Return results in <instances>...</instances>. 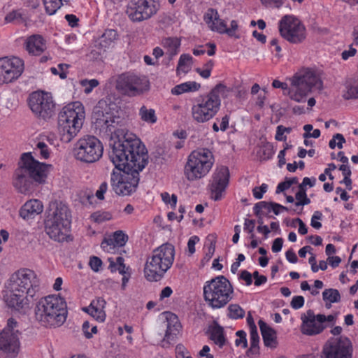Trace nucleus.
<instances>
[{"label":"nucleus","mask_w":358,"mask_h":358,"mask_svg":"<svg viewBox=\"0 0 358 358\" xmlns=\"http://www.w3.org/2000/svg\"><path fill=\"white\" fill-rule=\"evenodd\" d=\"M115 104L106 99H101L94 106L92 117L96 124L106 129L110 136L108 156L111 162L119 166L127 161V155L134 152L144 153L147 150L140 138L130 132L126 127L127 121L114 113Z\"/></svg>","instance_id":"1"},{"label":"nucleus","mask_w":358,"mask_h":358,"mask_svg":"<svg viewBox=\"0 0 358 358\" xmlns=\"http://www.w3.org/2000/svg\"><path fill=\"white\" fill-rule=\"evenodd\" d=\"M40 285L35 272L20 268L14 272L4 283L3 299L6 306L15 311L22 312L29 308L28 296L33 297Z\"/></svg>","instance_id":"2"},{"label":"nucleus","mask_w":358,"mask_h":358,"mask_svg":"<svg viewBox=\"0 0 358 358\" xmlns=\"http://www.w3.org/2000/svg\"><path fill=\"white\" fill-rule=\"evenodd\" d=\"M144 153L134 152L127 155V161L119 166L112 162L116 169L122 173L113 172L110 178L113 189L118 195H129L135 192L139 182V171H141L148 162V150Z\"/></svg>","instance_id":"3"},{"label":"nucleus","mask_w":358,"mask_h":358,"mask_svg":"<svg viewBox=\"0 0 358 358\" xmlns=\"http://www.w3.org/2000/svg\"><path fill=\"white\" fill-rule=\"evenodd\" d=\"M51 167L36 160L31 152L23 153L15 171L13 185L19 192L29 193L34 185L45 182Z\"/></svg>","instance_id":"4"},{"label":"nucleus","mask_w":358,"mask_h":358,"mask_svg":"<svg viewBox=\"0 0 358 358\" xmlns=\"http://www.w3.org/2000/svg\"><path fill=\"white\" fill-rule=\"evenodd\" d=\"M274 88H281L284 94L296 102L304 101L305 98L313 87L321 90L323 87L322 81L318 73L313 69H304L296 73L291 79L290 87L285 83L274 80L272 83Z\"/></svg>","instance_id":"5"},{"label":"nucleus","mask_w":358,"mask_h":358,"mask_svg":"<svg viewBox=\"0 0 358 358\" xmlns=\"http://www.w3.org/2000/svg\"><path fill=\"white\" fill-rule=\"evenodd\" d=\"M66 304L58 296L49 295L41 299L35 308L36 320L46 327H60L66 321Z\"/></svg>","instance_id":"6"},{"label":"nucleus","mask_w":358,"mask_h":358,"mask_svg":"<svg viewBox=\"0 0 358 358\" xmlns=\"http://www.w3.org/2000/svg\"><path fill=\"white\" fill-rule=\"evenodd\" d=\"M46 213L45 220L46 234L55 241H66L71 222V212L68 206L62 202L54 203L50 206Z\"/></svg>","instance_id":"7"},{"label":"nucleus","mask_w":358,"mask_h":358,"mask_svg":"<svg viewBox=\"0 0 358 358\" xmlns=\"http://www.w3.org/2000/svg\"><path fill=\"white\" fill-rule=\"evenodd\" d=\"M174 255V247L170 243L163 244L154 250L145 265V278L150 282L159 281L172 266Z\"/></svg>","instance_id":"8"},{"label":"nucleus","mask_w":358,"mask_h":358,"mask_svg":"<svg viewBox=\"0 0 358 358\" xmlns=\"http://www.w3.org/2000/svg\"><path fill=\"white\" fill-rule=\"evenodd\" d=\"M84 118V109L80 102H74L63 108L58 117V128L63 141L70 142L78 134Z\"/></svg>","instance_id":"9"},{"label":"nucleus","mask_w":358,"mask_h":358,"mask_svg":"<svg viewBox=\"0 0 358 358\" xmlns=\"http://www.w3.org/2000/svg\"><path fill=\"white\" fill-rule=\"evenodd\" d=\"M233 292L231 282L224 275L207 281L203 286L204 300L213 308L226 306L232 299Z\"/></svg>","instance_id":"10"},{"label":"nucleus","mask_w":358,"mask_h":358,"mask_svg":"<svg viewBox=\"0 0 358 358\" xmlns=\"http://www.w3.org/2000/svg\"><path fill=\"white\" fill-rule=\"evenodd\" d=\"M214 164V157L208 149L201 148L192 152L185 166V174L192 181L204 177Z\"/></svg>","instance_id":"11"},{"label":"nucleus","mask_w":358,"mask_h":358,"mask_svg":"<svg viewBox=\"0 0 358 358\" xmlns=\"http://www.w3.org/2000/svg\"><path fill=\"white\" fill-rule=\"evenodd\" d=\"M221 106V99H216L209 92L196 97L192 106V117L199 123L208 122L216 115Z\"/></svg>","instance_id":"12"},{"label":"nucleus","mask_w":358,"mask_h":358,"mask_svg":"<svg viewBox=\"0 0 358 358\" xmlns=\"http://www.w3.org/2000/svg\"><path fill=\"white\" fill-rule=\"evenodd\" d=\"M103 151L102 143L96 137L86 135L76 143L74 155L78 160L90 164L97 162L102 157Z\"/></svg>","instance_id":"13"},{"label":"nucleus","mask_w":358,"mask_h":358,"mask_svg":"<svg viewBox=\"0 0 358 358\" xmlns=\"http://www.w3.org/2000/svg\"><path fill=\"white\" fill-rule=\"evenodd\" d=\"M116 89L124 95L136 96L149 90V81L134 73H122L117 79Z\"/></svg>","instance_id":"14"},{"label":"nucleus","mask_w":358,"mask_h":358,"mask_svg":"<svg viewBox=\"0 0 358 358\" xmlns=\"http://www.w3.org/2000/svg\"><path fill=\"white\" fill-rule=\"evenodd\" d=\"M18 323L13 317L8 320L7 325L0 333V351L10 358L15 357L20 349Z\"/></svg>","instance_id":"15"},{"label":"nucleus","mask_w":358,"mask_h":358,"mask_svg":"<svg viewBox=\"0 0 358 358\" xmlns=\"http://www.w3.org/2000/svg\"><path fill=\"white\" fill-rule=\"evenodd\" d=\"M159 9V4L149 0H131L126 13L129 19L136 22L151 18Z\"/></svg>","instance_id":"16"},{"label":"nucleus","mask_w":358,"mask_h":358,"mask_svg":"<svg viewBox=\"0 0 358 358\" xmlns=\"http://www.w3.org/2000/svg\"><path fill=\"white\" fill-rule=\"evenodd\" d=\"M279 31L282 37L292 43H301L306 38L305 27L291 15H285L280 20Z\"/></svg>","instance_id":"17"},{"label":"nucleus","mask_w":358,"mask_h":358,"mask_svg":"<svg viewBox=\"0 0 358 358\" xmlns=\"http://www.w3.org/2000/svg\"><path fill=\"white\" fill-rule=\"evenodd\" d=\"M29 106L35 115L44 120L50 118L55 114V105L48 93L32 92L29 97Z\"/></svg>","instance_id":"18"},{"label":"nucleus","mask_w":358,"mask_h":358,"mask_svg":"<svg viewBox=\"0 0 358 358\" xmlns=\"http://www.w3.org/2000/svg\"><path fill=\"white\" fill-rule=\"evenodd\" d=\"M352 352L350 340L347 337L340 336L324 345L322 358H352Z\"/></svg>","instance_id":"19"},{"label":"nucleus","mask_w":358,"mask_h":358,"mask_svg":"<svg viewBox=\"0 0 358 358\" xmlns=\"http://www.w3.org/2000/svg\"><path fill=\"white\" fill-rule=\"evenodd\" d=\"M24 71V62L18 58H0V85L13 83Z\"/></svg>","instance_id":"20"},{"label":"nucleus","mask_w":358,"mask_h":358,"mask_svg":"<svg viewBox=\"0 0 358 358\" xmlns=\"http://www.w3.org/2000/svg\"><path fill=\"white\" fill-rule=\"evenodd\" d=\"M229 180V171L227 167L222 166L215 170L210 185L211 197L215 201L221 199L222 194L228 185Z\"/></svg>","instance_id":"21"},{"label":"nucleus","mask_w":358,"mask_h":358,"mask_svg":"<svg viewBox=\"0 0 358 358\" xmlns=\"http://www.w3.org/2000/svg\"><path fill=\"white\" fill-rule=\"evenodd\" d=\"M301 331L306 335L318 334L323 331L324 326L317 320L316 315L313 310H308L301 315Z\"/></svg>","instance_id":"22"},{"label":"nucleus","mask_w":358,"mask_h":358,"mask_svg":"<svg viewBox=\"0 0 358 358\" xmlns=\"http://www.w3.org/2000/svg\"><path fill=\"white\" fill-rule=\"evenodd\" d=\"M43 204L37 199L27 201L20 210V216L24 220H29L43 211Z\"/></svg>","instance_id":"23"},{"label":"nucleus","mask_w":358,"mask_h":358,"mask_svg":"<svg viewBox=\"0 0 358 358\" xmlns=\"http://www.w3.org/2000/svg\"><path fill=\"white\" fill-rule=\"evenodd\" d=\"M26 50L29 53L39 55L46 49L45 41L42 36L34 34L27 38Z\"/></svg>","instance_id":"24"},{"label":"nucleus","mask_w":358,"mask_h":358,"mask_svg":"<svg viewBox=\"0 0 358 358\" xmlns=\"http://www.w3.org/2000/svg\"><path fill=\"white\" fill-rule=\"evenodd\" d=\"M261 333L263 338V341L265 346L275 348L277 347L278 341L276 332L271 327H270L266 322L260 320L258 322Z\"/></svg>","instance_id":"25"},{"label":"nucleus","mask_w":358,"mask_h":358,"mask_svg":"<svg viewBox=\"0 0 358 358\" xmlns=\"http://www.w3.org/2000/svg\"><path fill=\"white\" fill-rule=\"evenodd\" d=\"M209 338L215 344L218 345L220 348H222L226 342V338L224 335V329L215 322L213 325L210 326L208 331Z\"/></svg>","instance_id":"26"},{"label":"nucleus","mask_w":358,"mask_h":358,"mask_svg":"<svg viewBox=\"0 0 358 358\" xmlns=\"http://www.w3.org/2000/svg\"><path fill=\"white\" fill-rule=\"evenodd\" d=\"M204 18L208 27L214 31L218 32L220 27L226 25L225 21L220 19L217 11L213 8L208 10Z\"/></svg>","instance_id":"27"},{"label":"nucleus","mask_w":358,"mask_h":358,"mask_svg":"<svg viewBox=\"0 0 358 358\" xmlns=\"http://www.w3.org/2000/svg\"><path fill=\"white\" fill-rule=\"evenodd\" d=\"M128 241V236L125 234L122 231H117L113 234V238H105L101 243V248L104 250L108 246L115 245L122 247Z\"/></svg>","instance_id":"28"},{"label":"nucleus","mask_w":358,"mask_h":358,"mask_svg":"<svg viewBox=\"0 0 358 358\" xmlns=\"http://www.w3.org/2000/svg\"><path fill=\"white\" fill-rule=\"evenodd\" d=\"M163 47L166 50V54L169 55V59L176 55L180 45V41L178 38H166L162 41Z\"/></svg>","instance_id":"29"},{"label":"nucleus","mask_w":358,"mask_h":358,"mask_svg":"<svg viewBox=\"0 0 358 358\" xmlns=\"http://www.w3.org/2000/svg\"><path fill=\"white\" fill-rule=\"evenodd\" d=\"M164 324L166 328L164 339H171L179 331L180 324L176 315L173 314L170 317H167L166 320L164 322Z\"/></svg>","instance_id":"30"},{"label":"nucleus","mask_w":358,"mask_h":358,"mask_svg":"<svg viewBox=\"0 0 358 358\" xmlns=\"http://www.w3.org/2000/svg\"><path fill=\"white\" fill-rule=\"evenodd\" d=\"M200 87V84L196 82H186L175 86L171 92L173 94L179 95L185 92L197 91Z\"/></svg>","instance_id":"31"},{"label":"nucleus","mask_w":358,"mask_h":358,"mask_svg":"<svg viewBox=\"0 0 358 358\" xmlns=\"http://www.w3.org/2000/svg\"><path fill=\"white\" fill-rule=\"evenodd\" d=\"M192 60V57L189 54H182L180 55L178 67H177V73L178 74L180 72L186 73L191 69V62Z\"/></svg>","instance_id":"32"},{"label":"nucleus","mask_w":358,"mask_h":358,"mask_svg":"<svg viewBox=\"0 0 358 358\" xmlns=\"http://www.w3.org/2000/svg\"><path fill=\"white\" fill-rule=\"evenodd\" d=\"M139 115L144 122L150 124H154L157 122V117L154 109H148L143 106L139 110Z\"/></svg>","instance_id":"33"},{"label":"nucleus","mask_w":358,"mask_h":358,"mask_svg":"<svg viewBox=\"0 0 358 358\" xmlns=\"http://www.w3.org/2000/svg\"><path fill=\"white\" fill-rule=\"evenodd\" d=\"M322 297L324 301H327L329 303H337L341 300V295L338 290L336 289H326L322 292Z\"/></svg>","instance_id":"34"},{"label":"nucleus","mask_w":358,"mask_h":358,"mask_svg":"<svg viewBox=\"0 0 358 358\" xmlns=\"http://www.w3.org/2000/svg\"><path fill=\"white\" fill-rule=\"evenodd\" d=\"M5 20L7 22H14L16 24H22L25 22L24 14L20 10H13L6 15Z\"/></svg>","instance_id":"35"},{"label":"nucleus","mask_w":358,"mask_h":358,"mask_svg":"<svg viewBox=\"0 0 358 358\" xmlns=\"http://www.w3.org/2000/svg\"><path fill=\"white\" fill-rule=\"evenodd\" d=\"M231 91V90L227 87L226 85L219 83L216 85L210 92L209 93L216 99H220V95L222 97H227L228 94Z\"/></svg>","instance_id":"36"},{"label":"nucleus","mask_w":358,"mask_h":358,"mask_svg":"<svg viewBox=\"0 0 358 358\" xmlns=\"http://www.w3.org/2000/svg\"><path fill=\"white\" fill-rule=\"evenodd\" d=\"M259 336L257 329L250 330V348L248 351V354H256L259 350Z\"/></svg>","instance_id":"37"},{"label":"nucleus","mask_w":358,"mask_h":358,"mask_svg":"<svg viewBox=\"0 0 358 358\" xmlns=\"http://www.w3.org/2000/svg\"><path fill=\"white\" fill-rule=\"evenodd\" d=\"M45 10L49 15H53L60 8L62 0H43Z\"/></svg>","instance_id":"38"},{"label":"nucleus","mask_w":358,"mask_h":358,"mask_svg":"<svg viewBox=\"0 0 358 358\" xmlns=\"http://www.w3.org/2000/svg\"><path fill=\"white\" fill-rule=\"evenodd\" d=\"M229 317L232 319L243 318L245 315L244 310L238 304H231L228 307Z\"/></svg>","instance_id":"39"},{"label":"nucleus","mask_w":358,"mask_h":358,"mask_svg":"<svg viewBox=\"0 0 358 358\" xmlns=\"http://www.w3.org/2000/svg\"><path fill=\"white\" fill-rule=\"evenodd\" d=\"M83 310L99 322H103L106 319V313L103 309L83 308Z\"/></svg>","instance_id":"40"},{"label":"nucleus","mask_w":358,"mask_h":358,"mask_svg":"<svg viewBox=\"0 0 358 358\" xmlns=\"http://www.w3.org/2000/svg\"><path fill=\"white\" fill-rule=\"evenodd\" d=\"M37 152L39 153L41 158L45 159L49 158L50 154L48 145L42 141H39L36 144L34 153L36 154Z\"/></svg>","instance_id":"41"},{"label":"nucleus","mask_w":358,"mask_h":358,"mask_svg":"<svg viewBox=\"0 0 358 358\" xmlns=\"http://www.w3.org/2000/svg\"><path fill=\"white\" fill-rule=\"evenodd\" d=\"M91 218L95 222L101 223L110 220L112 218V215L109 212L96 211L91 215Z\"/></svg>","instance_id":"42"},{"label":"nucleus","mask_w":358,"mask_h":358,"mask_svg":"<svg viewBox=\"0 0 358 358\" xmlns=\"http://www.w3.org/2000/svg\"><path fill=\"white\" fill-rule=\"evenodd\" d=\"M298 183V178L293 177L291 178H286L284 182H280L276 188V194L284 192L288 189L292 185Z\"/></svg>","instance_id":"43"},{"label":"nucleus","mask_w":358,"mask_h":358,"mask_svg":"<svg viewBox=\"0 0 358 358\" xmlns=\"http://www.w3.org/2000/svg\"><path fill=\"white\" fill-rule=\"evenodd\" d=\"M80 85L84 87V92L87 94H90L92 90L97 87L99 82L96 79L87 80L84 79L80 80Z\"/></svg>","instance_id":"44"},{"label":"nucleus","mask_w":358,"mask_h":358,"mask_svg":"<svg viewBox=\"0 0 358 358\" xmlns=\"http://www.w3.org/2000/svg\"><path fill=\"white\" fill-rule=\"evenodd\" d=\"M238 23L236 20H232L231 22L230 27L227 28V24L225 26L220 27L218 29V33L220 34H227L229 36H235V32L238 29Z\"/></svg>","instance_id":"45"},{"label":"nucleus","mask_w":358,"mask_h":358,"mask_svg":"<svg viewBox=\"0 0 358 358\" xmlns=\"http://www.w3.org/2000/svg\"><path fill=\"white\" fill-rule=\"evenodd\" d=\"M271 208L272 202L260 201L255 205L253 208L254 213L255 215H259V211L264 213V210H266L268 213H270L271 211Z\"/></svg>","instance_id":"46"},{"label":"nucleus","mask_w":358,"mask_h":358,"mask_svg":"<svg viewBox=\"0 0 358 358\" xmlns=\"http://www.w3.org/2000/svg\"><path fill=\"white\" fill-rule=\"evenodd\" d=\"M260 151L262 152L261 157L264 160L270 159L274 153L273 145L269 143L264 144Z\"/></svg>","instance_id":"47"},{"label":"nucleus","mask_w":358,"mask_h":358,"mask_svg":"<svg viewBox=\"0 0 358 358\" xmlns=\"http://www.w3.org/2000/svg\"><path fill=\"white\" fill-rule=\"evenodd\" d=\"M345 99H358V85H348L347 91L343 94Z\"/></svg>","instance_id":"48"},{"label":"nucleus","mask_w":358,"mask_h":358,"mask_svg":"<svg viewBox=\"0 0 358 358\" xmlns=\"http://www.w3.org/2000/svg\"><path fill=\"white\" fill-rule=\"evenodd\" d=\"M124 258L122 257H117L116 258V262H110V267L113 268L115 267L116 265H118L117 270L119 271V273L122 275H124L126 273V266L124 264Z\"/></svg>","instance_id":"49"},{"label":"nucleus","mask_w":358,"mask_h":358,"mask_svg":"<svg viewBox=\"0 0 358 358\" xmlns=\"http://www.w3.org/2000/svg\"><path fill=\"white\" fill-rule=\"evenodd\" d=\"M236 335L238 337V338H237L235 341L236 345L237 346L242 345L243 348H247L248 342L246 339V333L243 330H240L236 333Z\"/></svg>","instance_id":"50"},{"label":"nucleus","mask_w":358,"mask_h":358,"mask_svg":"<svg viewBox=\"0 0 358 358\" xmlns=\"http://www.w3.org/2000/svg\"><path fill=\"white\" fill-rule=\"evenodd\" d=\"M268 189V185L263 183L260 187H255L252 189V194L255 198L257 199H261L263 197V194L266 192Z\"/></svg>","instance_id":"51"},{"label":"nucleus","mask_w":358,"mask_h":358,"mask_svg":"<svg viewBox=\"0 0 358 358\" xmlns=\"http://www.w3.org/2000/svg\"><path fill=\"white\" fill-rule=\"evenodd\" d=\"M89 265L92 270L95 272H98L102 266V261L98 257L93 256L90 259Z\"/></svg>","instance_id":"52"},{"label":"nucleus","mask_w":358,"mask_h":358,"mask_svg":"<svg viewBox=\"0 0 358 358\" xmlns=\"http://www.w3.org/2000/svg\"><path fill=\"white\" fill-rule=\"evenodd\" d=\"M322 217V214L320 211H315L312 216L311 218V226L317 229H319L322 227V224L320 222H317V220H321Z\"/></svg>","instance_id":"53"},{"label":"nucleus","mask_w":358,"mask_h":358,"mask_svg":"<svg viewBox=\"0 0 358 358\" xmlns=\"http://www.w3.org/2000/svg\"><path fill=\"white\" fill-rule=\"evenodd\" d=\"M106 304V301L103 298L99 297L93 300L87 308L104 309Z\"/></svg>","instance_id":"54"},{"label":"nucleus","mask_w":358,"mask_h":358,"mask_svg":"<svg viewBox=\"0 0 358 358\" xmlns=\"http://www.w3.org/2000/svg\"><path fill=\"white\" fill-rule=\"evenodd\" d=\"M215 250V246L213 243H211L208 248V252L206 253L205 256L201 259V264L203 265H204L206 263H207L208 262L210 261V259L213 256Z\"/></svg>","instance_id":"55"},{"label":"nucleus","mask_w":358,"mask_h":358,"mask_svg":"<svg viewBox=\"0 0 358 358\" xmlns=\"http://www.w3.org/2000/svg\"><path fill=\"white\" fill-rule=\"evenodd\" d=\"M304 304V298L302 296H295L291 301V306L294 309L301 308Z\"/></svg>","instance_id":"56"},{"label":"nucleus","mask_w":358,"mask_h":358,"mask_svg":"<svg viewBox=\"0 0 358 358\" xmlns=\"http://www.w3.org/2000/svg\"><path fill=\"white\" fill-rule=\"evenodd\" d=\"M252 276L255 278V285L260 286L262 284H264L267 281V278L265 275H259L258 271H255L252 274Z\"/></svg>","instance_id":"57"},{"label":"nucleus","mask_w":358,"mask_h":358,"mask_svg":"<svg viewBox=\"0 0 358 358\" xmlns=\"http://www.w3.org/2000/svg\"><path fill=\"white\" fill-rule=\"evenodd\" d=\"M108 189V184L106 182H103L99 187V189L96 192V196L99 200H103L104 199V194L106 192Z\"/></svg>","instance_id":"58"},{"label":"nucleus","mask_w":358,"mask_h":358,"mask_svg":"<svg viewBox=\"0 0 358 358\" xmlns=\"http://www.w3.org/2000/svg\"><path fill=\"white\" fill-rule=\"evenodd\" d=\"M199 241V237L196 236H192L187 243L188 251L190 255H193L195 252V244Z\"/></svg>","instance_id":"59"},{"label":"nucleus","mask_w":358,"mask_h":358,"mask_svg":"<svg viewBox=\"0 0 358 358\" xmlns=\"http://www.w3.org/2000/svg\"><path fill=\"white\" fill-rule=\"evenodd\" d=\"M252 275L246 270L241 271L239 278L245 282L246 285L249 286L252 283Z\"/></svg>","instance_id":"60"},{"label":"nucleus","mask_w":358,"mask_h":358,"mask_svg":"<svg viewBox=\"0 0 358 358\" xmlns=\"http://www.w3.org/2000/svg\"><path fill=\"white\" fill-rule=\"evenodd\" d=\"M316 179L315 178H308L305 177L303 179L302 182L299 185V187H302L303 189H306V186H309L310 187H313L315 185Z\"/></svg>","instance_id":"61"},{"label":"nucleus","mask_w":358,"mask_h":358,"mask_svg":"<svg viewBox=\"0 0 358 358\" xmlns=\"http://www.w3.org/2000/svg\"><path fill=\"white\" fill-rule=\"evenodd\" d=\"M283 244V239L282 238H275L272 245V251L273 252H278L281 250Z\"/></svg>","instance_id":"62"},{"label":"nucleus","mask_w":358,"mask_h":358,"mask_svg":"<svg viewBox=\"0 0 358 358\" xmlns=\"http://www.w3.org/2000/svg\"><path fill=\"white\" fill-rule=\"evenodd\" d=\"M255 225V220L245 219L244 223V229L247 231L249 234H252L254 231Z\"/></svg>","instance_id":"63"},{"label":"nucleus","mask_w":358,"mask_h":358,"mask_svg":"<svg viewBox=\"0 0 358 358\" xmlns=\"http://www.w3.org/2000/svg\"><path fill=\"white\" fill-rule=\"evenodd\" d=\"M65 19L71 27H75L78 26V18L76 15L67 14L65 15Z\"/></svg>","instance_id":"64"}]
</instances>
